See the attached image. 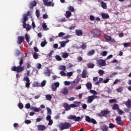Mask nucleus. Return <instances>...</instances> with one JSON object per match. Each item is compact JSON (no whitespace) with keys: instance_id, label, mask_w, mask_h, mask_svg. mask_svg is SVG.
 I'll list each match as a JSON object with an SVG mask.
<instances>
[{"instance_id":"1","label":"nucleus","mask_w":131,"mask_h":131,"mask_svg":"<svg viewBox=\"0 0 131 131\" xmlns=\"http://www.w3.org/2000/svg\"><path fill=\"white\" fill-rule=\"evenodd\" d=\"M18 60H19V66L16 67L13 66L11 68L12 71H14L17 72V73H20V72H22V71H24L25 68L24 66H22L23 65V62L24 60L22 57H19Z\"/></svg>"},{"instance_id":"2","label":"nucleus","mask_w":131,"mask_h":131,"mask_svg":"<svg viewBox=\"0 0 131 131\" xmlns=\"http://www.w3.org/2000/svg\"><path fill=\"white\" fill-rule=\"evenodd\" d=\"M58 127L60 130H64V129H69L71 127V123L69 122H60L58 124Z\"/></svg>"},{"instance_id":"3","label":"nucleus","mask_w":131,"mask_h":131,"mask_svg":"<svg viewBox=\"0 0 131 131\" xmlns=\"http://www.w3.org/2000/svg\"><path fill=\"white\" fill-rule=\"evenodd\" d=\"M28 21V17L24 15L23 21V27L25 28L27 31H29L31 29V26L29 24H26V21Z\"/></svg>"},{"instance_id":"4","label":"nucleus","mask_w":131,"mask_h":131,"mask_svg":"<svg viewBox=\"0 0 131 131\" xmlns=\"http://www.w3.org/2000/svg\"><path fill=\"white\" fill-rule=\"evenodd\" d=\"M91 33L93 34V37L95 38L100 37L101 36V34L102 31L99 29H94L91 31Z\"/></svg>"},{"instance_id":"5","label":"nucleus","mask_w":131,"mask_h":131,"mask_svg":"<svg viewBox=\"0 0 131 131\" xmlns=\"http://www.w3.org/2000/svg\"><path fill=\"white\" fill-rule=\"evenodd\" d=\"M99 117H106V118L110 116V111L108 110L101 111L100 113L98 114Z\"/></svg>"},{"instance_id":"6","label":"nucleus","mask_w":131,"mask_h":131,"mask_svg":"<svg viewBox=\"0 0 131 131\" xmlns=\"http://www.w3.org/2000/svg\"><path fill=\"white\" fill-rule=\"evenodd\" d=\"M97 63L99 67H103L106 66V60L104 59H98L97 60Z\"/></svg>"},{"instance_id":"7","label":"nucleus","mask_w":131,"mask_h":131,"mask_svg":"<svg viewBox=\"0 0 131 131\" xmlns=\"http://www.w3.org/2000/svg\"><path fill=\"white\" fill-rule=\"evenodd\" d=\"M95 99H98V96L91 95L90 96H88V99L86 101V103L88 104H91Z\"/></svg>"},{"instance_id":"8","label":"nucleus","mask_w":131,"mask_h":131,"mask_svg":"<svg viewBox=\"0 0 131 131\" xmlns=\"http://www.w3.org/2000/svg\"><path fill=\"white\" fill-rule=\"evenodd\" d=\"M59 86H60V83L59 82H55L51 85L52 90L54 91H57V88H59Z\"/></svg>"},{"instance_id":"9","label":"nucleus","mask_w":131,"mask_h":131,"mask_svg":"<svg viewBox=\"0 0 131 131\" xmlns=\"http://www.w3.org/2000/svg\"><path fill=\"white\" fill-rule=\"evenodd\" d=\"M116 121L118 125H120V126L123 125V122L122 120H121V117H120V116H117L116 117Z\"/></svg>"},{"instance_id":"10","label":"nucleus","mask_w":131,"mask_h":131,"mask_svg":"<svg viewBox=\"0 0 131 131\" xmlns=\"http://www.w3.org/2000/svg\"><path fill=\"white\" fill-rule=\"evenodd\" d=\"M24 80L26 81V88H29V86H30V79H29V78L28 77H25Z\"/></svg>"},{"instance_id":"11","label":"nucleus","mask_w":131,"mask_h":131,"mask_svg":"<svg viewBox=\"0 0 131 131\" xmlns=\"http://www.w3.org/2000/svg\"><path fill=\"white\" fill-rule=\"evenodd\" d=\"M37 5V3L35 1H31L30 4H29V8L31 9H33L34 7L36 6Z\"/></svg>"},{"instance_id":"12","label":"nucleus","mask_w":131,"mask_h":131,"mask_svg":"<svg viewBox=\"0 0 131 131\" xmlns=\"http://www.w3.org/2000/svg\"><path fill=\"white\" fill-rule=\"evenodd\" d=\"M104 38L108 40V41H111L112 42H115V40L111 38V36H108L106 34L104 35Z\"/></svg>"},{"instance_id":"13","label":"nucleus","mask_w":131,"mask_h":131,"mask_svg":"<svg viewBox=\"0 0 131 131\" xmlns=\"http://www.w3.org/2000/svg\"><path fill=\"white\" fill-rule=\"evenodd\" d=\"M23 41H24V36H18L17 37L18 45H21Z\"/></svg>"},{"instance_id":"14","label":"nucleus","mask_w":131,"mask_h":131,"mask_svg":"<svg viewBox=\"0 0 131 131\" xmlns=\"http://www.w3.org/2000/svg\"><path fill=\"white\" fill-rule=\"evenodd\" d=\"M52 117L50 115H48L46 117V120L49 121L48 125H52L53 124V120L51 119Z\"/></svg>"},{"instance_id":"15","label":"nucleus","mask_w":131,"mask_h":131,"mask_svg":"<svg viewBox=\"0 0 131 131\" xmlns=\"http://www.w3.org/2000/svg\"><path fill=\"white\" fill-rule=\"evenodd\" d=\"M86 75H88V71L86 70H83V71L82 72V78H86Z\"/></svg>"},{"instance_id":"16","label":"nucleus","mask_w":131,"mask_h":131,"mask_svg":"<svg viewBox=\"0 0 131 131\" xmlns=\"http://www.w3.org/2000/svg\"><path fill=\"white\" fill-rule=\"evenodd\" d=\"M37 127L38 130H45L46 129V126L43 125H38Z\"/></svg>"},{"instance_id":"17","label":"nucleus","mask_w":131,"mask_h":131,"mask_svg":"<svg viewBox=\"0 0 131 131\" xmlns=\"http://www.w3.org/2000/svg\"><path fill=\"white\" fill-rule=\"evenodd\" d=\"M101 16L102 19H108L109 18V14L107 13H102Z\"/></svg>"},{"instance_id":"18","label":"nucleus","mask_w":131,"mask_h":131,"mask_svg":"<svg viewBox=\"0 0 131 131\" xmlns=\"http://www.w3.org/2000/svg\"><path fill=\"white\" fill-rule=\"evenodd\" d=\"M75 33L77 36H81L83 34L82 31H81V30H76Z\"/></svg>"},{"instance_id":"19","label":"nucleus","mask_w":131,"mask_h":131,"mask_svg":"<svg viewBox=\"0 0 131 131\" xmlns=\"http://www.w3.org/2000/svg\"><path fill=\"white\" fill-rule=\"evenodd\" d=\"M125 105L127 108H131V101L130 99H128V101L125 102Z\"/></svg>"},{"instance_id":"20","label":"nucleus","mask_w":131,"mask_h":131,"mask_svg":"<svg viewBox=\"0 0 131 131\" xmlns=\"http://www.w3.org/2000/svg\"><path fill=\"white\" fill-rule=\"evenodd\" d=\"M61 93L63 94V95H67L68 93H69V91H68L67 88H64L61 90Z\"/></svg>"},{"instance_id":"21","label":"nucleus","mask_w":131,"mask_h":131,"mask_svg":"<svg viewBox=\"0 0 131 131\" xmlns=\"http://www.w3.org/2000/svg\"><path fill=\"white\" fill-rule=\"evenodd\" d=\"M63 107L66 110V111H68V110H70V109H71L70 105H69L68 103H64L63 104Z\"/></svg>"},{"instance_id":"22","label":"nucleus","mask_w":131,"mask_h":131,"mask_svg":"<svg viewBox=\"0 0 131 131\" xmlns=\"http://www.w3.org/2000/svg\"><path fill=\"white\" fill-rule=\"evenodd\" d=\"M68 42H69V40H68L61 42H60L61 48H64V47H65V46H66V43H68Z\"/></svg>"},{"instance_id":"23","label":"nucleus","mask_w":131,"mask_h":131,"mask_svg":"<svg viewBox=\"0 0 131 131\" xmlns=\"http://www.w3.org/2000/svg\"><path fill=\"white\" fill-rule=\"evenodd\" d=\"M112 109L113 110H118L119 109V106L118 104L115 103L113 104Z\"/></svg>"},{"instance_id":"24","label":"nucleus","mask_w":131,"mask_h":131,"mask_svg":"<svg viewBox=\"0 0 131 131\" xmlns=\"http://www.w3.org/2000/svg\"><path fill=\"white\" fill-rule=\"evenodd\" d=\"M71 15H72V13H71V12L70 11H67L66 12V17L67 18H70L71 17Z\"/></svg>"},{"instance_id":"25","label":"nucleus","mask_w":131,"mask_h":131,"mask_svg":"<svg viewBox=\"0 0 131 131\" xmlns=\"http://www.w3.org/2000/svg\"><path fill=\"white\" fill-rule=\"evenodd\" d=\"M59 70H61V71H66V66H60L58 68Z\"/></svg>"},{"instance_id":"26","label":"nucleus","mask_w":131,"mask_h":131,"mask_svg":"<svg viewBox=\"0 0 131 131\" xmlns=\"http://www.w3.org/2000/svg\"><path fill=\"white\" fill-rule=\"evenodd\" d=\"M88 90H92V83L88 82L86 84H85Z\"/></svg>"},{"instance_id":"27","label":"nucleus","mask_w":131,"mask_h":131,"mask_svg":"<svg viewBox=\"0 0 131 131\" xmlns=\"http://www.w3.org/2000/svg\"><path fill=\"white\" fill-rule=\"evenodd\" d=\"M101 7L103 9H107V4H106V3L105 2H104L103 1L101 2Z\"/></svg>"},{"instance_id":"28","label":"nucleus","mask_w":131,"mask_h":131,"mask_svg":"<svg viewBox=\"0 0 131 131\" xmlns=\"http://www.w3.org/2000/svg\"><path fill=\"white\" fill-rule=\"evenodd\" d=\"M87 67H88V68L93 69V68H94V67H95V64L93 63L89 62L87 64Z\"/></svg>"},{"instance_id":"29","label":"nucleus","mask_w":131,"mask_h":131,"mask_svg":"<svg viewBox=\"0 0 131 131\" xmlns=\"http://www.w3.org/2000/svg\"><path fill=\"white\" fill-rule=\"evenodd\" d=\"M46 6L47 7H54V6H55V4L50 1L48 3H47V4H46Z\"/></svg>"},{"instance_id":"30","label":"nucleus","mask_w":131,"mask_h":131,"mask_svg":"<svg viewBox=\"0 0 131 131\" xmlns=\"http://www.w3.org/2000/svg\"><path fill=\"white\" fill-rule=\"evenodd\" d=\"M62 58L66 59V58H68L69 54L67 52L62 53Z\"/></svg>"},{"instance_id":"31","label":"nucleus","mask_w":131,"mask_h":131,"mask_svg":"<svg viewBox=\"0 0 131 131\" xmlns=\"http://www.w3.org/2000/svg\"><path fill=\"white\" fill-rule=\"evenodd\" d=\"M81 48L82 50H85L86 48H88V46L86 45V43H83L81 46Z\"/></svg>"},{"instance_id":"32","label":"nucleus","mask_w":131,"mask_h":131,"mask_svg":"<svg viewBox=\"0 0 131 131\" xmlns=\"http://www.w3.org/2000/svg\"><path fill=\"white\" fill-rule=\"evenodd\" d=\"M95 54V50H91L88 53V56H93Z\"/></svg>"},{"instance_id":"33","label":"nucleus","mask_w":131,"mask_h":131,"mask_svg":"<svg viewBox=\"0 0 131 131\" xmlns=\"http://www.w3.org/2000/svg\"><path fill=\"white\" fill-rule=\"evenodd\" d=\"M46 98L47 101H51V100H52V95L50 94L47 95H46Z\"/></svg>"},{"instance_id":"34","label":"nucleus","mask_w":131,"mask_h":131,"mask_svg":"<svg viewBox=\"0 0 131 131\" xmlns=\"http://www.w3.org/2000/svg\"><path fill=\"white\" fill-rule=\"evenodd\" d=\"M45 74H47V76H51V70L48 69L46 71Z\"/></svg>"},{"instance_id":"35","label":"nucleus","mask_w":131,"mask_h":131,"mask_svg":"<svg viewBox=\"0 0 131 131\" xmlns=\"http://www.w3.org/2000/svg\"><path fill=\"white\" fill-rule=\"evenodd\" d=\"M123 91V87H119L116 89L117 93H121Z\"/></svg>"},{"instance_id":"36","label":"nucleus","mask_w":131,"mask_h":131,"mask_svg":"<svg viewBox=\"0 0 131 131\" xmlns=\"http://www.w3.org/2000/svg\"><path fill=\"white\" fill-rule=\"evenodd\" d=\"M47 43H48V42H47V40H45L43 42H42L40 43V46L41 47H42V48H43L46 47V45H47Z\"/></svg>"},{"instance_id":"37","label":"nucleus","mask_w":131,"mask_h":131,"mask_svg":"<svg viewBox=\"0 0 131 131\" xmlns=\"http://www.w3.org/2000/svg\"><path fill=\"white\" fill-rule=\"evenodd\" d=\"M47 110L48 115H49L50 116H51V115H52V110H51V108H50L49 107H47Z\"/></svg>"},{"instance_id":"38","label":"nucleus","mask_w":131,"mask_h":131,"mask_svg":"<svg viewBox=\"0 0 131 131\" xmlns=\"http://www.w3.org/2000/svg\"><path fill=\"white\" fill-rule=\"evenodd\" d=\"M102 131H107L108 130V127L106 125H103L102 127Z\"/></svg>"},{"instance_id":"39","label":"nucleus","mask_w":131,"mask_h":131,"mask_svg":"<svg viewBox=\"0 0 131 131\" xmlns=\"http://www.w3.org/2000/svg\"><path fill=\"white\" fill-rule=\"evenodd\" d=\"M90 92L91 93V94H92L93 96H96V95H98V93H97L96 91L95 90H90Z\"/></svg>"},{"instance_id":"40","label":"nucleus","mask_w":131,"mask_h":131,"mask_svg":"<svg viewBox=\"0 0 131 131\" xmlns=\"http://www.w3.org/2000/svg\"><path fill=\"white\" fill-rule=\"evenodd\" d=\"M68 10H69L70 12H74V7L70 6L68 8Z\"/></svg>"},{"instance_id":"41","label":"nucleus","mask_w":131,"mask_h":131,"mask_svg":"<svg viewBox=\"0 0 131 131\" xmlns=\"http://www.w3.org/2000/svg\"><path fill=\"white\" fill-rule=\"evenodd\" d=\"M25 39L27 42H29V35L27 33L25 34Z\"/></svg>"},{"instance_id":"42","label":"nucleus","mask_w":131,"mask_h":131,"mask_svg":"<svg viewBox=\"0 0 131 131\" xmlns=\"http://www.w3.org/2000/svg\"><path fill=\"white\" fill-rule=\"evenodd\" d=\"M75 116L74 115H71L68 117V119H73L74 120L75 119Z\"/></svg>"},{"instance_id":"43","label":"nucleus","mask_w":131,"mask_h":131,"mask_svg":"<svg viewBox=\"0 0 131 131\" xmlns=\"http://www.w3.org/2000/svg\"><path fill=\"white\" fill-rule=\"evenodd\" d=\"M74 104L76 105V107H79V106L80 105V102L74 101Z\"/></svg>"},{"instance_id":"44","label":"nucleus","mask_w":131,"mask_h":131,"mask_svg":"<svg viewBox=\"0 0 131 131\" xmlns=\"http://www.w3.org/2000/svg\"><path fill=\"white\" fill-rule=\"evenodd\" d=\"M85 120L86 121H87V122H89L90 123H91V121L92 120V119H91V118L89 116H86Z\"/></svg>"},{"instance_id":"45","label":"nucleus","mask_w":131,"mask_h":131,"mask_svg":"<svg viewBox=\"0 0 131 131\" xmlns=\"http://www.w3.org/2000/svg\"><path fill=\"white\" fill-rule=\"evenodd\" d=\"M55 59L57 61H62V58L59 55L55 56Z\"/></svg>"},{"instance_id":"46","label":"nucleus","mask_w":131,"mask_h":131,"mask_svg":"<svg viewBox=\"0 0 131 131\" xmlns=\"http://www.w3.org/2000/svg\"><path fill=\"white\" fill-rule=\"evenodd\" d=\"M64 71H61V72H60L59 74H60V75H61V76H67V74L66 73H65V72H64Z\"/></svg>"},{"instance_id":"47","label":"nucleus","mask_w":131,"mask_h":131,"mask_svg":"<svg viewBox=\"0 0 131 131\" xmlns=\"http://www.w3.org/2000/svg\"><path fill=\"white\" fill-rule=\"evenodd\" d=\"M33 58L34 59H38V54L36 52H34L33 54Z\"/></svg>"},{"instance_id":"48","label":"nucleus","mask_w":131,"mask_h":131,"mask_svg":"<svg viewBox=\"0 0 131 131\" xmlns=\"http://www.w3.org/2000/svg\"><path fill=\"white\" fill-rule=\"evenodd\" d=\"M123 46L125 48L130 47V42L124 43Z\"/></svg>"},{"instance_id":"49","label":"nucleus","mask_w":131,"mask_h":131,"mask_svg":"<svg viewBox=\"0 0 131 131\" xmlns=\"http://www.w3.org/2000/svg\"><path fill=\"white\" fill-rule=\"evenodd\" d=\"M110 103H117V100L115 99H110L109 100Z\"/></svg>"},{"instance_id":"50","label":"nucleus","mask_w":131,"mask_h":131,"mask_svg":"<svg viewBox=\"0 0 131 131\" xmlns=\"http://www.w3.org/2000/svg\"><path fill=\"white\" fill-rule=\"evenodd\" d=\"M107 51H105L101 53V56H102V57H105V56H107Z\"/></svg>"},{"instance_id":"51","label":"nucleus","mask_w":131,"mask_h":131,"mask_svg":"<svg viewBox=\"0 0 131 131\" xmlns=\"http://www.w3.org/2000/svg\"><path fill=\"white\" fill-rule=\"evenodd\" d=\"M36 16L37 18H39L40 13L39 10H38V9L36 10Z\"/></svg>"},{"instance_id":"52","label":"nucleus","mask_w":131,"mask_h":131,"mask_svg":"<svg viewBox=\"0 0 131 131\" xmlns=\"http://www.w3.org/2000/svg\"><path fill=\"white\" fill-rule=\"evenodd\" d=\"M15 54L17 56H19V55H21V52H20V50L17 49L15 51Z\"/></svg>"},{"instance_id":"53","label":"nucleus","mask_w":131,"mask_h":131,"mask_svg":"<svg viewBox=\"0 0 131 131\" xmlns=\"http://www.w3.org/2000/svg\"><path fill=\"white\" fill-rule=\"evenodd\" d=\"M118 113L119 115H122V114H123V111H122V110L119 108L118 110Z\"/></svg>"},{"instance_id":"54","label":"nucleus","mask_w":131,"mask_h":131,"mask_svg":"<svg viewBox=\"0 0 131 131\" xmlns=\"http://www.w3.org/2000/svg\"><path fill=\"white\" fill-rule=\"evenodd\" d=\"M118 82H120V79H116L113 83V84H117Z\"/></svg>"},{"instance_id":"55","label":"nucleus","mask_w":131,"mask_h":131,"mask_svg":"<svg viewBox=\"0 0 131 131\" xmlns=\"http://www.w3.org/2000/svg\"><path fill=\"white\" fill-rule=\"evenodd\" d=\"M91 123H93V124H97V121L95 119H91Z\"/></svg>"},{"instance_id":"56","label":"nucleus","mask_w":131,"mask_h":131,"mask_svg":"<svg viewBox=\"0 0 131 131\" xmlns=\"http://www.w3.org/2000/svg\"><path fill=\"white\" fill-rule=\"evenodd\" d=\"M72 74H73V73L72 72H68L67 73V76L70 77V76H72Z\"/></svg>"},{"instance_id":"57","label":"nucleus","mask_w":131,"mask_h":131,"mask_svg":"<svg viewBox=\"0 0 131 131\" xmlns=\"http://www.w3.org/2000/svg\"><path fill=\"white\" fill-rule=\"evenodd\" d=\"M75 121H80V117H77L75 116Z\"/></svg>"},{"instance_id":"58","label":"nucleus","mask_w":131,"mask_h":131,"mask_svg":"<svg viewBox=\"0 0 131 131\" xmlns=\"http://www.w3.org/2000/svg\"><path fill=\"white\" fill-rule=\"evenodd\" d=\"M42 27L43 28V29H44L45 30H47V28H48L47 25H46V23H43L42 24Z\"/></svg>"},{"instance_id":"59","label":"nucleus","mask_w":131,"mask_h":131,"mask_svg":"<svg viewBox=\"0 0 131 131\" xmlns=\"http://www.w3.org/2000/svg\"><path fill=\"white\" fill-rule=\"evenodd\" d=\"M46 82L47 81L46 80H43L41 83V86H45V85H46Z\"/></svg>"},{"instance_id":"60","label":"nucleus","mask_w":131,"mask_h":131,"mask_svg":"<svg viewBox=\"0 0 131 131\" xmlns=\"http://www.w3.org/2000/svg\"><path fill=\"white\" fill-rule=\"evenodd\" d=\"M98 73L100 75H103L104 74V71H103L102 70H99Z\"/></svg>"},{"instance_id":"61","label":"nucleus","mask_w":131,"mask_h":131,"mask_svg":"<svg viewBox=\"0 0 131 131\" xmlns=\"http://www.w3.org/2000/svg\"><path fill=\"white\" fill-rule=\"evenodd\" d=\"M26 109H30V103H27L26 104L25 106Z\"/></svg>"},{"instance_id":"62","label":"nucleus","mask_w":131,"mask_h":131,"mask_svg":"<svg viewBox=\"0 0 131 131\" xmlns=\"http://www.w3.org/2000/svg\"><path fill=\"white\" fill-rule=\"evenodd\" d=\"M23 104H22V103H20L18 104V107L19 108V109H23Z\"/></svg>"},{"instance_id":"63","label":"nucleus","mask_w":131,"mask_h":131,"mask_svg":"<svg viewBox=\"0 0 131 131\" xmlns=\"http://www.w3.org/2000/svg\"><path fill=\"white\" fill-rule=\"evenodd\" d=\"M64 85H69L70 84V82L68 81H66L64 82Z\"/></svg>"},{"instance_id":"64","label":"nucleus","mask_w":131,"mask_h":131,"mask_svg":"<svg viewBox=\"0 0 131 131\" xmlns=\"http://www.w3.org/2000/svg\"><path fill=\"white\" fill-rule=\"evenodd\" d=\"M95 20V16L94 15H90V20L91 21H94Z\"/></svg>"}]
</instances>
